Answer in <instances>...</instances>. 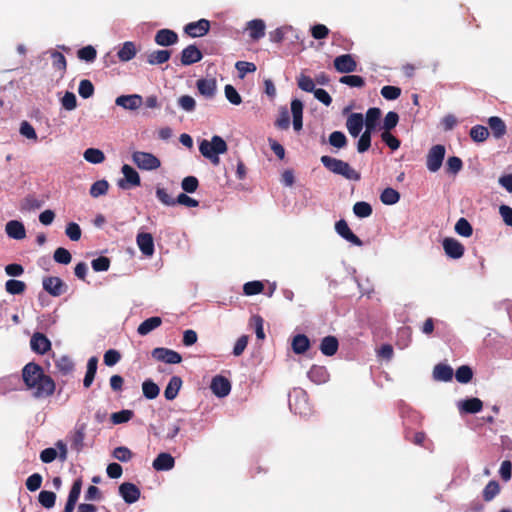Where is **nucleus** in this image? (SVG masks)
I'll return each instance as SVG.
<instances>
[{
    "mask_svg": "<svg viewBox=\"0 0 512 512\" xmlns=\"http://www.w3.org/2000/svg\"><path fill=\"white\" fill-rule=\"evenodd\" d=\"M175 466L174 457L166 452H162L158 454V456L153 460L152 467L156 471H169L173 469Z\"/></svg>",
    "mask_w": 512,
    "mask_h": 512,
    "instance_id": "nucleus-23",
    "label": "nucleus"
},
{
    "mask_svg": "<svg viewBox=\"0 0 512 512\" xmlns=\"http://www.w3.org/2000/svg\"><path fill=\"white\" fill-rule=\"evenodd\" d=\"M335 230L346 241H348L356 246L363 245L362 240L351 231L347 222L344 219H341L336 222Z\"/></svg>",
    "mask_w": 512,
    "mask_h": 512,
    "instance_id": "nucleus-17",
    "label": "nucleus"
},
{
    "mask_svg": "<svg viewBox=\"0 0 512 512\" xmlns=\"http://www.w3.org/2000/svg\"><path fill=\"white\" fill-rule=\"evenodd\" d=\"M291 112L293 115V128L295 131H299L303 126V103L299 99L292 100Z\"/></svg>",
    "mask_w": 512,
    "mask_h": 512,
    "instance_id": "nucleus-26",
    "label": "nucleus"
},
{
    "mask_svg": "<svg viewBox=\"0 0 512 512\" xmlns=\"http://www.w3.org/2000/svg\"><path fill=\"white\" fill-rule=\"evenodd\" d=\"M78 93L84 99L90 98L94 94V85L90 80L83 79L79 83Z\"/></svg>",
    "mask_w": 512,
    "mask_h": 512,
    "instance_id": "nucleus-59",
    "label": "nucleus"
},
{
    "mask_svg": "<svg viewBox=\"0 0 512 512\" xmlns=\"http://www.w3.org/2000/svg\"><path fill=\"white\" fill-rule=\"evenodd\" d=\"M247 30L253 40H259L265 35V23L261 19H254L248 22Z\"/></svg>",
    "mask_w": 512,
    "mask_h": 512,
    "instance_id": "nucleus-30",
    "label": "nucleus"
},
{
    "mask_svg": "<svg viewBox=\"0 0 512 512\" xmlns=\"http://www.w3.org/2000/svg\"><path fill=\"white\" fill-rule=\"evenodd\" d=\"M455 231L463 237H470L473 234L472 225L465 218H460L455 224Z\"/></svg>",
    "mask_w": 512,
    "mask_h": 512,
    "instance_id": "nucleus-47",
    "label": "nucleus"
},
{
    "mask_svg": "<svg viewBox=\"0 0 512 512\" xmlns=\"http://www.w3.org/2000/svg\"><path fill=\"white\" fill-rule=\"evenodd\" d=\"M42 285L43 289L53 297H59L67 291V285L56 276L43 278Z\"/></svg>",
    "mask_w": 512,
    "mask_h": 512,
    "instance_id": "nucleus-10",
    "label": "nucleus"
},
{
    "mask_svg": "<svg viewBox=\"0 0 512 512\" xmlns=\"http://www.w3.org/2000/svg\"><path fill=\"white\" fill-rule=\"evenodd\" d=\"M460 414H476L483 409V401L477 397L460 400L457 403Z\"/></svg>",
    "mask_w": 512,
    "mask_h": 512,
    "instance_id": "nucleus-14",
    "label": "nucleus"
},
{
    "mask_svg": "<svg viewBox=\"0 0 512 512\" xmlns=\"http://www.w3.org/2000/svg\"><path fill=\"white\" fill-rule=\"evenodd\" d=\"M353 212L357 217L366 218L372 214V207L367 202L359 201L354 204Z\"/></svg>",
    "mask_w": 512,
    "mask_h": 512,
    "instance_id": "nucleus-52",
    "label": "nucleus"
},
{
    "mask_svg": "<svg viewBox=\"0 0 512 512\" xmlns=\"http://www.w3.org/2000/svg\"><path fill=\"white\" fill-rule=\"evenodd\" d=\"M328 142L331 146L342 149L347 146L348 140L343 132L334 131L329 135Z\"/></svg>",
    "mask_w": 512,
    "mask_h": 512,
    "instance_id": "nucleus-45",
    "label": "nucleus"
},
{
    "mask_svg": "<svg viewBox=\"0 0 512 512\" xmlns=\"http://www.w3.org/2000/svg\"><path fill=\"white\" fill-rule=\"evenodd\" d=\"M199 93L207 98L214 97L216 93L215 79H199L196 83Z\"/></svg>",
    "mask_w": 512,
    "mask_h": 512,
    "instance_id": "nucleus-29",
    "label": "nucleus"
},
{
    "mask_svg": "<svg viewBox=\"0 0 512 512\" xmlns=\"http://www.w3.org/2000/svg\"><path fill=\"white\" fill-rule=\"evenodd\" d=\"M132 161L141 170H156L161 166L160 160L155 155L149 152H133Z\"/></svg>",
    "mask_w": 512,
    "mask_h": 512,
    "instance_id": "nucleus-5",
    "label": "nucleus"
},
{
    "mask_svg": "<svg viewBox=\"0 0 512 512\" xmlns=\"http://www.w3.org/2000/svg\"><path fill=\"white\" fill-rule=\"evenodd\" d=\"M339 347L338 339L335 336H326L321 340L320 351L325 356H333Z\"/></svg>",
    "mask_w": 512,
    "mask_h": 512,
    "instance_id": "nucleus-27",
    "label": "nucleus"
},
{
    "mask_svg": "<svg viewBox=\"0 0 512 512\" xmlns=\"http://www.w3.org/2000/svg\"><path fill=\"white\" fill-rule=\"evenodd\" d=\"M340 83L346 84L350 87H358L362 88L365 86V80L362 76L359 75H345L342 76L339 80Z\"/></svg>",
    "mask_w": 512,
    "mask_h": 512,
    "instance_id": "nucleus-55",
    "label": "nucleus"
},
{
    "mask_svg": "<svg viewBox=\"0 0 512 512\" xmlns=\"http://www.w3.org/2000/svg\"><path fill=\"white\" fill-rule=\"evenodd\" d=\"M333 64L339 73H351L357 69V62L351 54L337 56Z\"/></svg>",
    "mask_w": 512,
    "mask_h": 512,
    "instance_id": "nucleus-11",
    "label": "nucleus"
},
{
    "mask_svg": "<svg viewBox=\"0 0 512 512\" xmlns=\"http://www.w3.org/2000/svg\"><path fill=\"white\" fill-rule=\"evenodd\" d=\"M110 259L106 256H100L96 259H93L91 262L92 268L95 272H104L107 271L110 267Z\"/></svg>",
    "mask_w": 512,
    "mask_h": 512,
    "instance_id": "nucleus-61",
    "label": "nucleus"
},
{
    "mask_svg": "<svg viewBox=\"0 0 512 512\" xmlns=\"http://www.w3.org/2000/svg\"><path fill=\"white\" fill-rule=\"evenodd\" d=\"M154 40L160 46H171L177 43L178 35L173 30L161 29L157 31Z\"/></svg>",
    "mask_w": 512,
    "mask_h": 512,
    "instance_id": "nucleus-24",
    "label": "nucleus"
},
{
    "mask_svg": "<svg viewBox=\"0 0 512 512\" xmlns=\"http://www.w3.org/2000/svg\"><path fill=\"white\" fill-rule=\"evenodd\" d=\"M445 254L452 259H459L464 255V246L456 239L447 237L443 240Z\"/></svg>",
    "mask_w": 512,
    "mask_h": 512,
    "instance_id": "nucleus-12",
    "label": "nucleus"
},
{
    "mask_svg": "<svg viewBox=\"0 0 512 512\" xmlns=\"http://www.w3.org/2000/svg\"><path fill=\"white\" fill-rule=\"evenodd\" d=\"M364 127V116L361 113H351L346 120V128L349 134L356 138Z\"/></svg>",
    "mask_w": 512,
    "mask_h": 512,
    "instance_id": "nucleus-20",
    "label": "nucleus"
},
{
    "mask_svg": "<svg viewBox=\"0 0 512 512\" xmlns=\"http://www.w3.org/2000/svg\"><path fill=\"white\" fill-rule=\"evenodd\" d=\"M30 346L35 353L43 355L51 349V342L43 333L36 332L31 337Z\"/></svg>",
    "mask_w": 512,
    "mask_h": 512,
    "instance_id": "nucleus-18",
    "label": "nucleus"
},
{
    "mask_svg": "<svg viewBox=\"0 0 512 512\" xmlns=\"http://www.w3.org/2000/svg\"><path fill=\"white\" fill-rule=\"evenodd\" d=\"M181 386H182V379L179 376H173L169 380V382L164 390V397L170 401L174 400L177 397Z\"/></svg>",
    "mask_w": 512,
    "mask_h": 512,
    "instance_id": "nucleus-32",
    "label": "nucleus"
},
{
    "mask_svg": "<svg viewBox=\"0 0 512 512\" xmlns=\"http://www.w3.org/2000/svg\"><path fill=\"white\" fill-rule=\"evenodd\" d=\"M380 200L385 205H394L400 200V193L391 187H387L382 191Z\"/></svg>",
    "mask_w": 512,
    "mask_h": 512,
    "instance_id": "nucleus-41",
    "label": "nucleus"
},
{
    "mask_svg": "<svg viewBox=\"0 0 512 512\" xmlns=\"http://www.w3.org/2000/svg\"><path fill=\"white\" fill-rule=\"evenodd\" d=\"M22 379L26 388L33 390L32 395L36 399L48 398L55 392V381L35 362H29L23 367Z\"/></svg>",
    "mask_w": 512,
    "mask_h": 512,
    "instance_id": "nucleus-1",
    "label": "nucleus"
},
{
    "mask_svg": "<svg viewBox=\"0 0 512 512\" xmlns=\"http://www.w3.org/2000/svg\"><path fill=\"white\" fill-rule=\"evenodd\" d=\"M455 377L459 383L466 384L472 380L473 371L469 366L462 365L456 370Z\"/></svg>",
    "mask_w": 512,
    "mask_h": 512,
    "instance_id": "nucleus-49",
    "label": "nucleus"
},
{
    "mask_svg": "<svg viewBox=\"0 0 512 512\" xmlns=\"http://www.w3.org/2000/svg\"><path fill=\"white\" fill-rule=\"evenodd\" d=\"M171 57L169 50H155L147 55V62L150 65H160L167 62Z\"/></svg>",
    "mask_w": 512,
    "mask_h": 512,
    "instance_id": "nucleus-37",
    "label": "nucleus"
},
{
    "mask_svg": "<svg viewBox=\"0 0 512 512\" xmlns=\"http://www.w3.org/2000/svg\"><path fill=\"white\" fill-rule=\"evenodd\" d=\"M445 153V147L441 144L434 145L430 148L426 158V166L430 172H437L441 168Z\"/></svg>",
    "mask_w": 512,
    "mask_h": 512,
    "instance_id": "nucleus-6",
    "label": "nucleus"
},
{
    "mask_svg": "<svg viewBox=\"0 0 512 512\" xmlns=\"http://www.w3.org/2000/svg\"><path fill=\"white\" fill-rule=\"evenodd\" d=\"M321 163L330 172L341 175L347 180L359 181L361 174L350 166L348 162L331 156L324 155L321 157Z\"/></svg>",
    "mask_w": 512,
    "mask_h": 512,
    "instance_id": "nucleus-2",
    "label": "nucleus"
},
{
    "mask_svg": "<svg viewBox=\"0 0 512 512\" xmlns=\"http://www.w3.org/2000/svg\"><path fill=\"white\" fill-rule=\"evenodd\" d=\"M5 289L12 295H19L25 291L26 284L20 280L10 279L6 282Z\"/></svg>",
    "mask_w": 512,
    "mask_h": 512,
    "instance_id": "nucleus-48",
    "label": "nucleus"
},
{
    "mask_svg": "<svg viewBox=\"0 0 512 512\" xmlns=\"http://www.w3.org/2000/svg\"><path fill=\"white\" fill-rule=\"evenodd\" d=\"M119 494L127 504H132L139 500L141 492L135 484L124 482L119 486Z\"/></svg>",
    "mask_w": 512,
    "mask_h": 512,
    "instance_id": "nucleus-16",
    "label": "nucleus"
},
{
    "mask_svg": "<svg viewBox=\"0 0 512 512\" xmlns=\"http://www.w3.org/2000/svg\"><path fill=\"white\" fill-rule=\"evenodd\" d=\"M210 388L216 396L225 397L231 391V383L226 377L217 375L213 377Z\"/></svg>",
    "mask_w": 512,
    "mask_h": 512,
    "instance_id": "nucleus-19",
    "label": "nucleus"
},
{
    "mask_svg": "<svg viewBox=\"0 0 512 512\" xmlns=\"http://www.w3.org/2000/svg\"><path fill=\"white\" fill-rule=\"evenodd\" d=\"M500 493V485L497 481L491 480L484 487L482 495L486 502L492 501Z\"/></svg>",
    "mask_w": 512,
    "mask_h": 512,
    "instance_id": "nucleus-42",
    "label": "nucleus"
},
{
    "mask_svg": "<svg viewBox=\"0 0 512 512\" xmlns=\"http://www.w3.org/2000/svg\"><path fill=\"white\" fill-rule=\"evenodd\" d=\"M227 149L228 147L225 140L218 135H214L211 141L204 139L199 144L200 153L214 165L219 164V155L224 154Z\"/></svg>",
    "mask_w": 512,
    "mask_h": 512,
    "instance_id": "nucleus-3",
    "label": "nucleus"
},
{
    "mask_svg": "<svg viewBox=\"0 0 512 512\" xmlns=\"http://www.w3.org/2000/svg\"><path fill=\"white\" fill-rule=\"evenodd\" d=\"M42 205H43V202L41 200L37 199L34 196L29 195L23 199L21 208L23 210L31 211V210H36V209L41 208Z\"/></svg>",
    "mask_w": 512,
    "mask_h": 512,
    "instance_id": "nucleus-62",
    "label": "nucleus"
},
{
    "mask_svg": "<svg viewBox=\"0 0 512 512\" xmlns=\"http://www.w3.org/2000/svg\"><path fill=\"white\" fill-rule=\"evenodd\" d=\"M115 103L126 110L134 111L142 105L143 99L138 94L121 95L116 98Z\"/></svg>",
    "mask_w": 512,
    "mask_h": 512,
    "instance_id": "nucleus-21",
    "label": "nucleus"
},
{
    "mask_svg": "<svg viewBox=\"0 0 512 512\" xmlns=\"http://www.w3.org/2000/svg\"><path fill=\"white\" fill-rule=\"evenodd\" d=\"M133 416L134 412L132 410H121L111 415V421L113 424H122L131 420Z\"/></svg>",
    "mask_w": 512,
    "mask_h": 512,
    "instance_id": "nucleus-60",
    "label": "nucleus"
},
{
    "mask_svg": "<svg viewBox=\"0 0 512 512\" xmlns=\"http://www.w3.org/2000/svg\"><path fill=\"white\" fill-rule=\"evenodd\" d=\"M289 408L295 414L303 415L309 410L308 396L302 388H294L289 394Z\"/></svg>",
    "mask_w": 512,
    "mask_h": 512,
    "instance_id": "nucleus-4",
    "label": "nucleus"
},
{
    "mask_svg": "<svg viewBox=\"0 0 512 512\" xmlns=\"http://www.w3.org/2000/svg\"><path fill=\"white\" fill-rule=\"evenodd\" d=\"M123 178L119 179L117 185L123 189L127 190L131 187H137L141 185V179L139 173L130 165L124 164L121 168Z\"/></svg>",
    "mask_w": 512,
    "mask_h": 512,
    "instance_id": "nucleus-7",
    "label": "nucleus"
},
{
    "mask_svg": "<svg viewBox=\"0 0 512 512\" xmlns=\"http://www.w3.org/2000/svg\"><path fill=\"white\" fill-rule=\"evenodd\" d=\"M210 29V22L207 19H200L196 22H190L188 23L184 31L187 33L190 37L196 38V37H202L206 35L209 32Z\"/></svg>",
    "mask_w": 512,
    "mask_h": 512,
    "instance_id": "nucleus-15",
    "label": "nucleus"
},
{
    "mask_svg": "<svg viewBox=\"0 0 512 512\" xmlns=\"http://www.w3.org/2000/svg\"><path fill=\"white\" fill-rule=\"evenodd\" d=\"M264 290V285L261 281H250L244 284L243 292L247 296L257 295Z\"/></svg>",
    "mask_w": 512,
    "mask_h": 512,
    "instance_id": "nucleus-57",
    "label": "nucleus"
},
{
    "mask_svg": "<svg viewBox=\"0 0 512 512\" xmlns=\"http://www.w3.org/2000/svg\"><path fill=\"white\" fill-rule=\"evenodd\" d=\"M51 58H52V65H53L54 69L60 71L61 74H63L67 68V62H66L65 56L58 51H53V52H51Z\"/></svg>",
    "mask_w": 512,
    "mask_h": 512,
    "instance_id": "nucleus-53",
    "label": "nucleus"
},
{
    "mask_svg": "<svg viewBox=\"0 0 512 512\" xmlns=\"http://www.w3.org/2000/svg\"><path fill=\"white\" fill-rule=\"evenodd\" d=\"M153 359L166 364H179L182 361V356L169 348L157 347L151 352Z\"/></svg>",
    "mask_w": 512,
    "mask_h": 512,
    "instance_id": "nucleus-9",
    "label": "nucleus"
},
{
    "mask_svg": "<svg viewBox=\"0 0 512 512\" xmlns=\"http://www.w3.org/2000/svg\"><path fill=\"white\" fill-rule=\"evenodd\" d=\"M86 431L87 424L85 422L77 421L73 430L69 433L68 438L71 444V448L78 453L84 449Z\"/></svg>",
    "mask_w": 512,
    "mask_h": 512,
    "instance_id": "nucleus-8",
    "label": "nucleus"
},
{
    "mask_svg": "<svg viewBox=\"0 0 512 512\" xmlns=\"http://www.w3.org/2000/svg\"><path fill=\"white\" fill-rule=\"evenodd\" d=\"M38 501L43 507L50 509L55 505L56 494L52 491L43 490L39 493Z\"/></svg>",
    "mask_w": 512,
    "mask_h": 512,
    "instance_id": "nucleus-50",
    "label": "nucleus"
},
{
    "mask_svg": "<svg viewBox=\"0 0 512 512\" xmlns=\"http://www.w3.org/2000/svg\"><path fill=\"white\" fill-rule=\"evenodd\" d=\"M84 159L92 164H100L105 160L104 153L97 148H88L84 152Z\"/></svg>",
    "mask_w": 512,
    "mask_h": 512,
    "instance_id": "nucleus-43",
    "label": "nucleus"
},
{
    "mask_svg": "<svg viewBox=\"0 0 512 512\" xmlns=\"http://www.w3.org/2000/svg\"><path fill=\"white\" fill-rule=\"evenodd\" d=\"M399 122V115L394 111H389L384 120L382 128L384 129L383 132H390L392 129H394Z\"/></svg>",
    "mask_w": 512,
    "mask_h": 512,
    "instance_id": "nucleus-56",
    "label": "nucleus"
},
{
    "mask_svg": "<svg viewBox=\"0 0 512 512\" xmlns=\"http://www.w3.org/2000/svg\"><path fill=\"white\" fill-rule=\"evenodd\" d=\"M199 186V181L195 176H187L181 182V187L186 193H194Z\"/></svg>",
    "mask_w": 512,
    "mask_h": 512,
    "instance_id": "nucleus-64",
    "label": "nucleus"
},
{
    "mask_svg": "<svg viewBox=\"0 0 512 512\" xmlns=\"http://www.w3.org/2000/svg\"><path fill=\"white\" fill-rule=\"evenodd\" d=\"M433 377L437 381H451L453 378V369L446 364H437L433 369Z\"/></svg>",
    "mask_w": 512,
    "mask_h": 512,
    "instance_id": "nucleus-34",
    "label": "nucleus"
},
{
    "mask_svg": "<svg viewBox=\"0 0 512 512\" xmlns=\"http://www.w3.org/2000/svg\"><path fill=\"white\" fill-rule=\"evenodd\" d=\"M136 242L143 255L151 257L154 254V240L153 236L150 233H138L136 237Z\"/></svg>",
    "mask_w": 512,
    "mask_h": 512,
    "instance_id": "nucleus-22",
    "label": "nucleus"
},
{
    "mask_svg": "<svg viewBox=\"0 0 512 512\" xmlns=\"http://www.w3.org/2000/svg\"><path fill=\"white\" fill-rule=\"evenodd\" d=\"M142 391L143 395L150 400L155 399L160 393L158 385L150 379L143 382Z\"/></svg>",
    "mask_w": 512,
    "mask_h": 512,
    "instance_id": "nucleus-44",
    "label": "nucleus"
},
{
    "mask_svg": "<svg viewBox=\"0 0 512 512\" xmlns=\"http://www.w3.org/2000/svg\"><path fill=\"white\" fill-rule=\"evenodd\" d=\"M7 235L15 240H22L26 237L24 224L17 220L9 221L5 226Z\"/></svg>",
    "mask_w": 512,
    "mask_h": 512,
    "instance_id": "nucleus-25",
    "label": "nucleus"
},
{
    "mask_svg": "<svg viewBox=\"0 0 512 512\" xmlns=\"http://www.w3.org/2000/svg\"><path fill=\"white\" fill-rule=\"evenodd\" d=\"M162 324V319L158 316L150 317L144 320L137 328V332L141 336L149 334L154 329L158 328Z\"/></svg>",
    "mask_w": 512,
    "mask_h": 512,
    "instance_id": "nucleus-36",
    "label": "nucleus"
},
{
    "mask_svg": "<svg viewBox=\"0 0 512 512\" xmlns=\"http://www.w3.org/2000/svg\"><path fill=\"white\" fill-rule=\"evenodd\" d=\"M381 117V110L377 107L369 108L364 118V126L366 130L374 132Z\"/></svg>",
    "mask_w": 512,
    "mask_h": 512,
    "instance_id": "nucleus-28",
    "label": "nucleus"
},
{
    "mask_svg": "<svg viewBox=\"0 0 512 512\" xmlns=\"http://www.w3.org/2000/svg\"><path fill=\"white\" fill-rule=\"evenodd\" d=\"M297 83L299 88L305 92H314L316 90L313 79L307 75L301 74L298 77Z\"/></svg>",
    "mask_w": 512,
    "mask_h": 512,
    "instance_id": "nucleus-63",
    "label": "nucleus"
},
{
    "mask_svg": "<svg viewBox=\"0 0 512 512\" xmlns=\"http://www.w3.org/2000/svg\"><path fill=\"white\" fill-rule=\"evenodd\" d=\"M55 366L62 375H68L74 370V363L68 356H60L56 358Z\"/></svg>",
    "mask_w": 512,
    "mask_h": 512,
    "instance_id": "nucleus-39",
    "label": "nucleus"
},
{
    "mask_svg": "<svg viewBox=\"0 0 512 512\" xmlns=\"http://www.w3.org/2000/svg\"><path fill=\"white\" fill-rule=\"evenodd\" d=\"M488 125L491 129L492 135L496 139L502 138L506 134V124L498 116H492L488 119Z\"/></svg>",
    "mask_w": 512,
    "mask_h": 512,
    "instance_id": "nucleus-31",
    "label": "nucleus"
},
{
    "mask_svg": "<svg viewBox=\"0 0 512 512\" xmlns=\"http://www.w3.org/2000/svg\"><path fill=\"white\" fill-rule=\"evenodd\" d=\"M137 53L136 46L133 42L127 41L119 49L117 55L122 62H128L135 57Z\"/></svg>",
    "mask_w": 512,
    "mask_h": 512,
    "instance_id": "nucleus-38",
    "label": "nucleus"
},
{
    "mask_svg": "<svg viewBox=\"0 0 512 512\" xmlns=\"http://www.w3.org/2000/svg\"><path fill=\"white\" fill-rule=\"evenodd\" d=\"M53 258L55 262L64 265L69 264L72 260L71 253L63 247H59L54 251Z\"/></svg>",
    "mask_w": 512,
    "mask_h": 512,
    "instance_id": "nucleus-58",
    "label": "nucleus"
},
{
    "mask_svg": "<svg viewBox=\"0 0 512 512\" xmlns=\"http://www.w3.org/2000/svg\"><path fill=\"white\" fill-rule=\"evenodd\" d=\"M77 57L80 60L90 63L96 59L97 51L93 46L88 45V46H85L77 51Z\"/></svg>",
    "mask_w": 512,
    "mask_h": 512,
    "instance_id": "nucleus-51",
    "label": "nucleus"
},
{
    "mask_svg": "<svg viewBox=\"0 0 512 512\" xmlns=\"http://www.w3.org/2000/svg\"><path fill=\"white\" fill-rule=\"evenodd\" d=\"M310 348V340L305 334H297L292 339V350L295 354H304Z\"/></svg>",
    "mask_w": 512,
    "mask_h": 512,
    "instance_id": "nucleus-35",
    "label": "nucleus"
},
{
    "mask_svg": "<svg viewBox=\"0 0 512 512\" xmlns=\"http://www.w3.org/2000/svg\"><path fill=\"white\" fill-rule=\"evenodd\" d=\"M307 375L308 378L316 384L325 383L329 377L326 368L318 365H313L308 371Z\"/></svg>",
    "mask_w": 512,
    "mask_h": 512,
    "instance_id": "nucleus-33",
    "label": "nucleus"
},
{
    "mask_svg": "<svg viewBox=\"0 0 512 512\" xmlns=\"http://www.w3.org/2000/svg\"><path fill=\"white\" fill-rule=\"evenodd\" d=\"M202 58L203 54L199 48L194 44H190L182 50L180 61L182 65L189 66L201 61Z\"/></svg>",
    "mask_w": 512,
    "mask_h": 512,
    "instance_id": "nucleus-13",
    "label": "nucleus"
},
{
    "mask_svg": "<svg viewBox=\"0 0 512 512\" xmlns=\"http://www.w3.org/2000/svg\"><path fill=\"white\" fill-rule=\"evenodd\" d=\"M469 135L476 143L484 142L489 136V130L483 125H475L470 129Z\"/></svg>",
    "mask_w": 512,
    "mask_h": 512,
    "instance_id": "nucleus-40",
    "label": "nucleus"
},
{
    "mask_svg": "<svg viewBox=\"0 0 512 512\" xmlns=\"http://www.w3.org/2000/svg\"><path fill=\"white\" fill-rule=\"evenodd\" d=\"M372 131L364 130V132L360 135V138L357 143V151L359 153H365L371 147V135Z\"/></svg>",
    "mask_w": 512,
    "mask_h": 512,
    "instance_id": "nucleus-54",
    "label": "nucleus"
},
{
    "mask_svg": "<svg viewBox=\"0 0 512 512\" xmlns=\"http://www.w3.org/2000/svg\"><path fill=\"white\" fill-rule=\"evenodd\" d=\"M109 183L105 179L94 182L90 187V195L94 198L105 195L108 192Z\"/></svg>",
    "mask_w": 512,
    "mask_h": 512,
    "instance_id": "nucleus-46",
    "label": "nucleus"
}]
</instances>
